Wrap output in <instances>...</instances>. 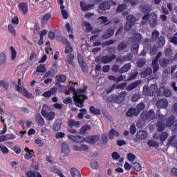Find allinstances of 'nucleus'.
<instances>
[{
  "label": "nucleus",
  "mask_w": 177,
  "mask_h": 177,
  "mask_svg": "<svg viewBox=\"0 0 177 177\" xmlns=\"http://www.w3.org/2000/svg\"><path fill=\"white\" fill-rule=\"evenodd\" d=\"M88 90V86H84L83 88L75 89V87L71 86L69 88L71 92H74L73 93V102L75 105L80 109L84 107V103L85 100H88V96L84 93H86Z\"/></svg>",
  "instance_id": "nucleus-1"
},
{
  "label": "nucleus",
  "mask_w": 177,
  "mask_h": 177,
  "mask_svg": "<svg viewBox=\"0 0 177 177\" xmlns=\"http://www.w3.org/2000/svg\"><path fill=\"white\" fill-rule=\"evenodd\" d=\"M116 5L117 2L111 0L103 1L100 3L98 6V12L99 13H103L104 12H106V10H110V8H111V6H115Z\"/></svg>",
  "instance_id": "nucleus-2"
},
{
  "label": "nucleus",
  "mask_w": 177,
  "mask_h": 177,
  "mask_svg": "<svg viewBox=\"0 0 177 177\" xmlns=\"http://www.w3.org/2000/svg\"><path fill=\"white\" fill-rule=\"evenodd\" d=\"M66 124L68 128H70L68 129V132H69V133H77V128L81 127V122L75 121L74 119H69ZM73 128H75L76 129Z\"/></svg>",
  "instance_id": "nucleus-3"
},
{
  "label": "nucleus",
  "mask_w": 177,
  "mask_h": 177,
  "mask_svg": "<svg viewBox=\"0 0 177 177\" xmlns=\"http://www.w3.org/2000/svg\"><path fill=\"white\" fill-rule=\"evenodd\" d=\"M157 92V84H151L150 86H144L143 87V94L146 96H154Z\"/></svg>",
  "instance_id": "nucleus-4"
},
{
  "label": "nucleus",
  "mask_w": 177,
  "mask_h": 177,
  "mask_svg": "<svg viewBox=\"0 0 177 177\" xmlns=\"http://www.w3.org/2000/svg\"><path fill=\"white\" fill-rule=\"evenodd\" d=\"M155 115L156 113H154V110L149 109L148 112L143 111L140 115V118L141 120H142V121H145V122L147 121L150 122V121L154 119Z\"/></svg>",
  "instance_id": "nucleus-5"
},
{
  "label": "nucleus",
  "mask_w": 177,
  "mask_h": 177,
  "mask_svg": "<svg viewBox=\"0 0 177 177\" xmlns=\"http://www.w3.org/2000/svg\"><path fill=\"white\" fill-rule=\"evenodd\" d=\"M17 86V91L18 92H20L23 96L25 97H27V99H32L34 97V95H32V93L28 92V90L26 89L24 87H20V86L16 84Z\"/></svg>",
  "instance_id": "nucleus-6"
},
{
  "label": "nucleus",
  "mask_w": 177,
  "mask_h": 177,
  "mask_svg": "<svg viewBox=\"0 0 177 177\" xmlns=\"http://www.w3.org/2000/svg\"><path fill=\"white\" fill-rule=\"evenodd\" d=\"M148 133L146 131L140 130L137 132L136 138H133V142H138V140H145L147 139Z\"/></svg>",
  "instance_id": "nucleus-7"
},
{
  "label": "nucleus",
  "mask_w": 177,
  "mask_h": 177,
  "mask_svg": "<svg viewBox=\"0 0 177 177\" xmlns=\"http://www.w3.org/2000/svg\"><path fill=\"white\" fill-rule=\"evenodd\" d=\"M125 86H127V82H123L119 84H114L110 88H107L106 92V93H111L114 91V89H125Z\"/></svg>",
  "instance_id": "nucleus-8"
},
{
  "label": "nucleus",
  "mask_w": 177,
  "mask_h": 177,
  "mask_svg": "<svg viewBox=\"0 0 177 177\" xmlns=\"http://www.w3.org/2000/svg\"><path fill=\"white\" fill-rule=\"evenodd\" d=\"M68 138L71 142L75 143H84L86 141V138L80 136H73L71 134L68 135Z\"/></svg>",
  "instance_id": "nucleus-9"
},
{
  "label": "nucleus",
  "mask_w": 177,
  "mask_h": 177,
  "mask_svg": "<svg viewBox=\"0 0 177 177\" xmlns=\"http://www.w3.org/2000/svg\"><path fill=\"white\" fill-rule=\"evenodd\" d=\"M150 16L149 26L151 28H154V27L157 26V23H158V17H157V14L156 12L151 13Z\"/></svg>",
  "instance_id": "nucleus-10"
},
{
  "label": "nucleus",
  "mask_w": 177,
  "mask_h": 177,
  "mask_svg": "<svg viewBox=\"0 0 177 177\" xmlns=\"http://www.w3.org/2000/svg\"><path fill=\"white\" fill-rule=\"evenodd\" d=\"M18 9L24 16L28 13V4L26 2H21L18 4Z\"/></svg>",
  "instance_id": "nucleus-11"
},
{
  "label": "nucleus",
  "mask_w": 177,
  "mask_h": 177,
  "mask_svg": "<svg viewBox=\"0 0 177 177\" xmlns=\"http://www.w3.org/2000/svg\"><path fill=\"white\" fill-rule=\"evenodd\" d=\"M127 95V93H126V91H122L118 95H115V103H117L118 104H120V103H122L123 100H125Z\"/></svg>",
  "instance_id": "nucleus-12"
},
{
  "label": "nucleus",
  "mask_w": 177,
  "mask_h": 177,
  "mask_svg": "<svg viewBox=\"0 0 177 177\" xmlns=\"http://www.w3.org/2000/svg\"><path fill=\"white\" fill-rule=\"evenodd\" d=\"M66 81H67V77H66L64 75H57L55 86H57V88H62V82L64 83Z\"/></svg>",
  "instance_id": "nucleus-13"
},
{
  "label": "nucleus",
  "mask_w": 177,
  "mask_h": 177,
  "mask_svg": "<svg viewBox=\"0 0 177 177\" xmlns=\"http://www.w3.org/2000/svg\"><path fill=\"white\" fill-rule=\"evenodd\" d=\"M62 125H63V120L62 119L55 120L53 125V131L54 132H59L62 129Z\"/></svg>",
  "instance_id": "nucleus-14"
},
{
  "label": "nucleus",
  "mask_w": 177,
  "mask_h": 177,
  "mask_svg": "<svg viewBox=\"0 0 177 177\" xmlns=\"http://www.w3.org/2000/svg\"><path fill=\"white\" fill-rule=\"evenodd\" d=\"M115 57H117V56L114 54H112L111 55H105L101 58V62L104 64H107L108 63L113 62V60H114Z\"/></svg>",
  "instance_id": "nucleus-15"
},
{
  "label": "nucleus",
  "mask_w": 177,
  "mask_h": 177,
  "mask_svg": "<svg viewBox=\"0 0 177 177\" xmlns=\"http://www.w3.org/2000/svg\"><path fill=\"white\" fill-rule=\"evenodd\" d=\"M100 140V136H88L86 138V141L90 145H95Z\"/></svg>",
  "instance_id": "nucleus-16"
},
{
  "label": "nucleus",
  "mask_w": 177,
  "mask_h": 177,
  "mask_svg": "<svg viewBox=\"0 0 177 177\" xmlns=\"http://www.w3.org/2000/svg\"><path fill=\"white\" fill-rule=\"evenodd\" d=\"M140 84H142V80H137L129 84L126 89L128 92H131V91H133V89L138 88Z\"/></svg>",
  "instance_id": "nucleus-17"
},
{
  "label": "nucleus",
  "mask_w": 177,
  "mask_h": 177,
  "mask_svg": "<svg viewBox=\"0 0 177 177\" xmlns=\"http://www.w3.org/2000/svg\"><path fill=\"white\" fill-rule=\"evenodd\" d=\"M129 43L127 41H122L118 46V52H124L128 48Z\"/></svg>",
  "instance_id": "nucleus-18"
},
{
  "label": "nucleus",
  "mask_w": 177,
  "mask_h": 177,
  "mask_svg": "<svg viewBox=\"0 0 177 177\" xmlns=\"http://www.w3.org/2000/svg\"><path fill=\"white\" fill-rule=\"evenodd\" d=\"M62 153L64 154V156H68L70 154V146H68L67 142H62Z\"/></svg>",
  "instance_id": "nucleus-19"
},
{
  "label": "nucleus",
  "mask_w": 177,
  "mask_h": 177,
  "mask_svg": "<svg viewBox=\"0 0 177 177\" xmlns=\"http://www.w3.org/2000/svg\"><path fill=\"white\" fill-rule=\"evenodd\" d=\"M156 106L160 109H167L168 107V100L166 99H161L157 101Z\"/></svg>",
  "instance_id": "nucleus-20"
},
{
  "label": "nucleus",
  "mask_w": 177,
  "mask_h": 177,
  "mask_svg": "<svg viewBox=\"0 0 177 177\" xmlns=\"http://www.w3.org/2000/svg\"><path fill=\"white\" fill-rule=\"evenodd\" d=\"M140 9L144 15H150L151 7L149 4L141 5Z\"/></svg>",
  "instance_id": "nucleus-21"
},
{
  "label": "nucleus",
  "mask_w": 177,
  "mask_h": 177,
  "mask_svg": "<svg viewBox=\"0 0 177 177\" xmlns=\"http://www.w3.org/2000/svg\"><path fill=\"white\" fill-rule=\"evenodd\" d=\"M175 124V116L174 115H170L166 120V127L167 128H172Z\"/></svg>",
  "instance_id": "nucleus-22"
},
{
  "label": "nucleus",
  "mask_w": 177,
  "mask_h": 177,
  "mask_svg": "<svg viewBox=\"0 0 177 177\" xmlns=\"http://www.w3.org/2000/svg\"><path fill=\"white\" fill-rule=\"evenodd\" d=\"M114 35V30L111 28L107 29L106 32L102 35V39H109Z\"/></svg>",
  "instance_id": "nucleus-23"
},
{
  "label": "nucleus",
  "mask_w": 177,
  "mask_h": 177,
  "mask_svg": "<svg viewBox=\"0 0 177 177\" xmlns=\"http://www.w3.org/2000/svg\"><path fill=\"white\" fill-rule=\"evenodd\" d=\"M35 118L39 127H44L45 125V119L39 113L36 114Z\"/></svg>",
  "instance_id": "nucleus-24"
},
{
  "label": "nucleus",
  "mask_w": 177,
  "mask_h": 177,
  "mask_svg": "<svg viewBox=\"0 0 177 177\" xmlns=\"http://www.w3.org/2000/svg\"><path fill=\"white\" fill-rule=\"evenodd\" d=\"M170 63H171V60L167 58H161L159 60V64L160 67H162V68H165V67H167V66H169Z\"/></svg>",
  "instance_id": "nucleus-25"
},
{
  "label": "nucleus",
  "mask_w": 177,
  "mask_h": 177,
  "mask_svg": "<svg viewBox=\"0 0 177 177\" xmlns=\"http://www.w3.org/2000/svg\"><path fill=\"white\" fill-rule=\"evenodd\" d=\"M132 68V65L130 63L124 64L120 70V74H124V73H128L129 70Z\"/></svg>",
  "instance_id": "nucleus-26"
},
{
  "label": "nucleus",
  "mask_w": 177,
  "mask_h": 177,
  "mask_svg": "<svg viewBox=\"0 0 177 177\" xmlns=\"http://www.w3.org/2000/svg\"><path fill=\"white\" fill-rule=\"evenodd\" d=\"M25 151H26V153L24 156V159L31 160V158H32V156H34V150L33 149L30 150L28 147H26Z\"/></svg>",
  "instance_id": "nucleus-27"
},
{
  "label": "nucleus",
  "mask_w": 177,
  "mask_h": 177,
  "mask_svg": "<svg viewBox=\"0 0 177 177\" xmlns=\"http://www.w3.org/2000/svg\"><path fill=\"white\" fill-rule=\"evenodd\" d=\"M108 136L109 139H111V140H113V139H114V136H115L116 138H118L120 136V132L114 129H111V131L108 133Z\"/></svg>",
  "instance_id": "nucleus-28"
},
{
  "label": "nucleus",
  "mask_w": 177,
  "mask_h": 177,
  "mask_svg": "<svg viewBox=\"0 0 177 177\" xmlns=\"http://www.w3.org/2000/svg\"><path fill=\"white\" fill-rule=\"evenodd\" d=\"M127 117H138L139 114L138 113V111L135 108L129 109L127 112Z\"/></svg>",
  "instance_id": "nucleus-29"
},
{
  "label": "nucleus",
  "mask_w": 177,
  "mask_h": 177,
  "mask_svg": "<svg viewBox=\"0 0 177 177\" xmlns=\"http://www.w3.org/2000/svg\"><path fill=\"white\" fill-rule=\"evenodd\" d=\"M165 126H167V124H165V122H164V120H162V122L161 121H158L156 123V127L158 132H162V131H164V129H165Z\"/></svg>",
  "instance_id": "nucleus-30"
},
{
  "label": "nucleus",
  "mask_w": 177,
  "mask_h": 177,
  "mask_svg": "<svg viewBox=\"0 0 177 177\" xmlns=\"http://www.w3.org/2000/svg\"><path fill=\"white\" fill-rule=\"evenodd\" d=\"M52 19V14L50 12L46 13L41 18V24H48V21Z\"/></svg>",
  "instance_id": "nucleus-31"
},
{
  "label": "nucleus",
  "mask_w": 177,
  "mask_h": 177,
  "mask_svg": "<svg viewBox=\"0 0 177 177\" xmlns=\"http://www.w3.org/2000/svg\"><path fill=\"white\" fill-rule=\"evenodd\" d=\"M66 66H68L70 64L71 66H73L74 64V55L73 54H69L67 55V59H65Z\"/></svg>",
  "instance_id": "nucleus-32"
},
{
  "label": "nucleus",
  "mask_w": 177,
  "mask_h": 177,
  "mask_svg": "<svg viewBox=\"0 0 177 177\" xmlns=\"http://www.w3.org/2000/svg\"><path fill=\"white\" fill-rule=\"evenodd\" d=\"M151 73H153V69L150 67H148L145 71L141 73V76L143 78H146V77H149V75H151Z\"/></svg>",
  "instance_id": "nucleus-33"
},
{
  "label": "nucleus",
  "mask_w": 177,
  "mask_h": 177,
  "mask_svg": "<svg viewBox=\"0 0 177 177\" xmlns=\"http://www.w3.org/2000/svg\"><path fill=\"white\" fill-rule=\"evenodd\" d=\"M89 110L90 113L95 114V115H100L102 114V111H100L99 109H96L93 106H91Z\"/></svg>",
  "instance_id": "nucleus-34"
},
{
  "label": "nucleus",
  "mask_w": 177,
  "mask_h": 177,
  "mask_svg": "<svg viewBox=\"0 0 177 177\" xmlns=\"http://www.w3.org/2000/svg\"><path fill=\"white\" fill-rule=\"evenodd\" d=\"M71 174L72 177H81V172L75 167L71 169Z\"/></svg>",
  "instance_id": "nucleus-35"
},
{
  "label": "nucleus",
  "mask_w": 177,
  "mask_h": 177,
  "mask_svg": "<svg viewBox=\"0 0 177 177\" xmlns=\"http://www.w3.org/2000/svg\"><path fill=\"white\" fill-rule=\"evenodd\" d=\"M157 44L159 48H164L165 45V37L160 36L158 38Z\"/></svg>",
  "instance_id": "nucleus-36"
},
{
  "label": "nucleus",
  "mask_w": 177,
  "mask_h": 177,
  "mask_svg": "<svg viewBox=\"0 0 177 177\" xmlns=\"http://www.w3.org/2000/svg\"><path fill=\"white\" fill-rule=\"evenodd\" d=\"M127 8L128 6L125 3L120 4L116 8V13H122Z\"/></svg>",
  "instance_id": "nucleus-37"
},
{
  "label": "nucleus",
  "mask_w": 177,
  "mask_h": 177,
  "mask_svg": "<svg viewBox=\"0 0 177 177\" xmlns=\"http://www.w3.org/2000/svg\"><path fill=\"white\" fill-rule=\"evenodd\" d=\"M145 107H146V105L145 104V103H143V102H140L139 104H138L136 105V110H137V113H138V114H140V112H141V111H143V110H145Z\"/></svg>",
  "instance_id": "nucleus-38"
},
{
  "label": "nucleus",
  "mask_w": 177,
  "mask_h": 177,
  "mask_svg": "<svg viewBox=\"0 0 177 177\" xmlns=\"http://www.w3.org/2000/svg\"><path fill=\"white\" fill-rule=\"evenodd\" d=\"M6 62H8V58L6 57V55L3 53H0V66H3V64H6Z\"/></svg>",
  "instance_id": "nucleus-39"
},
{
  "label": "nucleus",
  "mask_w": 177,
  "mask_h": 177,
  "mask_svg": "<svg viewBox=\"0 0 177 177\" xmlns=\"http://www.w3.org/2000/svg\"><path fill=\"white\" fill-rule=\"evenodd\" d=\"M168 133L167 132H162L160 135H159V139L161 142V143H164V142H165V140H167V139L168 138Z\"/></svg>",
  "instance_id": "nucleus-40"
},
{
  "label": "nucleus",
  "mask_w": 177,
  "mask_h": 177,
  "mask_svg": "<svg viewBox=\"0 0 177 177\" xmlns=\"http://www.w3.org/2000/svg\"><path fill=\"white\" fill-rule=\"evenodd\" d=\"M80 6L82 8V10H84V12H86V11L89 10V9H91V8H93V6H95V5L94 4L84 5L82 1H81Z\"/></svg>",
  "instance_id": "nucleus-41"
},
{
  "label": "nucleus",
  "mask_w": 177,
  "mask_h": 177,
  "mask_svg": "<svg viewBox=\"0 0 177 177\" xmlns=\"http://www.w3.org/2000/svg\"><path fill=\"white\" fill-rule=\"evenodd\" d=\"M131 39L133 42H140L142 41V35L140 33L133 34Z\"/></svg>",
  "instance_id": "nucleus-42"
},
{
  "label": "nucleus",
  "mask_w": 177,
  "mask_h": 177,
  "mask_svg": "<svg viewBox=\"0 0 177 177\" xmlns=\"http://www.w3.org/2000/svg\"><path fill=\"white\" fill-rule=\"evenodd\" d=\"M91 125L89 124H85L84 125L80 131V135H84V133H86V131H91Z\"/></svg>",
  "instance_id": "nucleus-43"
},
{
  "label": "nucleus",
  "mask_w": 177,
  "mask_h": 177,
  "mask_svg": "<svg viewBox=\"0 0 177 177\" xmlns=\"http://www.w3.org/2000/svg\"><path fill=\"white\" fill-rule=\"evenodd\" d=\"M127 20L128 23H130L133 26H135V23H136L137 19L133 15H129L127 17Z\"/></svg>",
  "instance_id": "nucleus-44"
},
{
  "label": "nucleus",
  "mask_w": 177,
  "mask_h": 177,
  "mask_svg": "<svg viewBox=\"0 0 177 177\" xmlns=\"http://www.w3.org/2000/svg\"><path fill=\"white\" fill-rule=\"evenodd\" d=\"M152 68L153 74H156V73H157V71H158V70L160 69V65L158 64V62L153 60Z\"/></svg>",
  "instance_id": "nucleus-45"
},
{
  "label": "nucleus",
  "mask_w": 177,
  "mask_h": 177,
  "mask_svg": "<svg viewBox=\"0 0 177 177\" xmlns=\"http://www.w3.org/2000/svg\"><path fill=\"white\" fill-rule=\"evenodd\" d=\"M132 168L137 172H140V171H142V165H140L139 162H133L132 164Z\"/></svg>",
  "instance_id": "nucleus-46"
},
{
  "label": "nucleus",
  "mask_w": 177,
  "mask_h": 177,
  "mask_svg": "<svg viewBox=\"0 0 177 177\" xmlns=\"http://www.w3.org/2000/svg\"><path fill=\"white\" fill-rule=\"evenodd\" d=\"M55 118L56 113L54 111H50L46 116V118L48 120V121H53V120H55Z\"/></svg>",
  "instance_id": "nucleus-47"
},
{
  "label": "nucleus",
  "mask_w": 177,
  "mask_h": 177,
  "mask_svg": "<svg viewBox=\"0 0 177 177\" xmlns=\"http://www.w3.org/2000/svg\"><path fill=\"white\" fill-rule=\"evenodd\" d=\"M48 109H49V106L48 105H46V104H44L43 105V108L41 109V115H43V117H44V118H46V115H48Z\"/></svg>",
  "instance_id": "nucleus-48"
},
{
  "label": "nucleus",
  "mask_w": 177,
  "mask_h": 177,
  "mask_svg": "<svg viewBox=\"0 0 177 177\" xmlns=\"http://www.w3.org/2000/svg\"><path fill=\"white\" fill-rule=\"evenodd\" d=\"M78 60H79L80 64L81 65L82 71H84V73H88V66H86L85 65H84V63H85L84 60H82L81 58L80 57H78Z\"/></svg>",
  "instance_id": "nucleus-49"
},
{
  "label": "nucleus",
  "mask_w": 177,
  "mask_h": 177,
  "mask_svg": "<svg viewBox=\"0 0 177 177\" xmlns=\"http://www.w3.org/2000/svg\"><path fill=\"white\" fill-rule=\"evenodd\" d=\"M159 35H160V32H158V30H153L151 34V39L153 41H157V38H158Z\"/></svg>",
  "instance_id": "nucleus-50"
},
{
  "label": "nucleus",
  "mask_w": 177,
  "mask_h": 177,
  "mask_svg": "<svg viewBox=\"0 0 177 177\" xmlns=\"http://www.w3.org/2000/svg\"><path fill=\"white\" fill-rule=\"evenodd\" d=\"M0 86L4 88L6 91H8V89H9V83H8L6 80H0Z\"/></svg>",
  "instance_id": "nucleus-51"
},
{
  "label": "nucleus",
  "mask_w": 177,
  "mask_h": 177,
  "mask_svg": "<svg viewBox=\"0 0 177 177\" xmlns=\"http://www.w3.org/2000/svg\"><path fill=\"white\" fill-rule=\"evenodd\" d=\"M145 64H146V59H140L137 62V66L139 68H142V67H145Z\"/></svg>",
  "instance_id": "nucleus-52"
},
{
  "label": "nucleus",
  "mask_w": 177,
  "mask_h": 177,
  "mask_svg": "<svg viewBox=\"0 0 177 177\" xmlns=\"http://www.w3.org/2000/svg\"><path fill=\"white\" fill-rule=\"evenodd\" d=\"M53 73L55 74V73H57V71L55 70V69H52L51 71H47L44 76V78H48L49 77H53Z\"/></svg>",
  "instance_id": "nucleus-53"
},
{
  "label": "nucleus",
  "mask_w": 177,
  "mask_h": 177,
  "mask_svg": "<svg viewBox=\"0 0 177 177\" xmlns=\"http://www.w3.org/2000/svg\"><path fill=\"white\" fill-rule=\"evenodd\" d=\"M45 71H46V67H45V66H39L34 72V74L36 73H45Z\"/></svg>",
  "instance_id": "nucleus-54"
},
{
  "label": "nucleus",
  "mask_w": 177,
  "mask_h": 177,
  "mask_svg": "<svg viewBox=\"0 0 177 177\" xmlns=\"http://www.w3.org/2000/svg\"><path fill=\"white\" fill-rule=\"evenodd\" d=\"M138 74L139 73L136 71H134L133 73L131 72L129 75L128 81H132V80H135V78H136V77H138Z\"/></svg>",
  "instance_id": "nucleus-55"
},
{
  "label": "nucleus",
  "mask_w": 177,
  "mask_h": 177,
  "mask_svg": "<svg viewBox=\"0 0 177 177\" xmlns=\"http://www.w3.org/2000/svg\"><path fill=\"white\" fill-rule=\"evenodd\" d=\"M172 49L171 48H167L165 50V57H172Z\"/></svg>",
  "instance_id": "nucleus-56"
},
{
  "label": "nucleus",
  "mask_w": 177,
  "mask_h": 177,
  "mask_svg": "<svg viewBox=\"0 0 177 177\" xmlns=\"http://www.w3.org/2000/svg\"><path fill=\"white\" fill-rule=\"evenodd\" d=\"M148 146H149V147H158L159 144H158V142H157L153 140H149L148 141Z\"/></svg>",
  "instance_id": "nucleus-57"
},
{
  "label": "nucleus",
  "mask_w": 177,
  "mask_h": 177,
  "mask_svg": "<svg viewBox=\"0 0 177 177\" xmlns=\"http://www.w3.org/2000/svg\"><path fill=\"white\" fill-rule=\"evenodd\" d=\"M127 160L132 162L133 161H135L136 160V156L132 153H129L127 154Z\"/></svg>",
  "instance_id": "nucleus-58"
},
{
  "label": "nucleus",
  "mask_w": 177,
  "mask_h": 177,
  "mask_svg": "<svg viewBox=\"0 0 177 177\" xmlns=\"http://www.w3.org/2000/svg\"><path fill=\"white\" fill-rule=\"evenodd\" d=\"M117 42V40H108L102 43L104 46H110V45H113Z\"/></svg>",
  "instance_id": "nucleus-59"
},
{
  "label": "nucleus",
  "mask_w": 177,
  "mask_h": 177,
  "mask_svg": "<svg viewBox=\"0 0 177 177\" xmlns=\"http://www.w3.org/2000/svg\"><path fill=\"white\" fill-rule=\"evenodd\" d=\"M10 50H11V55H12V60H15L16 59V56H17V52L15 49V47L11 46L10 47Z\"/></svg>",
  "instance_id": "nucleus-60"
},
{
  "label": "nucleus",
  "mask_w": 177,
  "mask_h": 177,
  "mask_svg": "<svg viewBox=\"0 0 177 177\" xmlns=\"http://www.w3.org/2000/svg\"><path fill=\"white\" fill-rule=\"evenodd\" d=\"M72 52H73V47H71L70 44H68V46L65 47V50H64L65 55H68V53H72Z\"/></svg>",
  "instance_id": "nucleus-61"
},
{
  "label": "nucleus",
  "mask_w": 177,
  "mask_h": 177,
  "mask_svg": "<svg viewBox=\"0 0 177 177\" xmlns=\"http://www.w3.org/2000/svg\"><path fill=\"white\" fill-rule=\"evenodd\" d=\"M145 122H146L145 120L140 119L137 121L136 125L138 128H142L145 127Z\"/></svg>",
  "instance_id": "nucleus-62"
},
{
  "label": "nucleus",
  "mask_w": 177,
  "mask_h": 177,
  "mask_svg": "<svg viewBox=\"0 0 177 177\" xmlns=\"http://www.w3.org/2000/svg\"><path fill=\"white\" fill-rule=\"evenodd\" d=\"M0 150L3 154H8L9 153V149L5 145H1Z\"/></svg>",
  "instance_id": "nucleus-63"
},
{
  "label": "nucleus",
  "mask_w": 177,
  "mask_h": 177,
  "mask_svg": "<svg viewBox=\"0 0 177 177\" xmlns=\"http://www.w3.org/2000/svg\"><path fill=\"white\" fill-rule=\"evenodd\" d=\"M8 30L12 34V35H16V30L15 29V26L12 24L8 25Z\"/></svg>",
  "instance_id": "nucleus-64"
}]
</instances>
